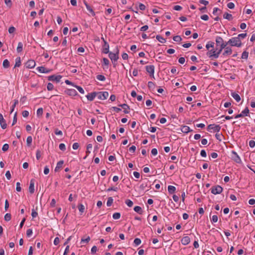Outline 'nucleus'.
Wrapping results in <instances>:
<instances>
[{"label": "nucleus", "instance_id": "27", "mask_svg": "<svg viewBox=\"0 0 255 255\" xmlns=\"http://www.w3.org/2000/svg\"><path fill=\"white\" fill-rule=\"evenodd\" d=\"M148 28V26L147 25H145L141 27H139V25L137 26V31L140 30L141 31H145Z\"/></svg>", "mask_w": 255, "mask_h": 255}, {"label": "nucleus", "instance_id": "11", "mask_svg": "<svg viewBox=\"0 0 255 255\" xmlns=\"http://www.w3.org/2000/svg\"><path fill=\"white\" fill-rule=\"evenodd\" d=\"M36 70L41 73H48L51 72V70L46 68L43 66H39L36 68Z\"/></svg>", "mask_w": 255, "mask_h": 255}, {"label": "nucleus", "instance_id": "33", "mask_svg": "<svg viewBox=\"0 0 255 255\" xmlns=\"http://www.w3.org/2000/svg\"><path fill=\"white\" fill-rule=\"evenodd\" d=\"M78 209L79 210V212L82 214V213H83L84 212L85 208L83 204H80L78 205Z\"/></svg>", "mask_w": 255, "mask_h": 255}, {"label": "nucleus", "instance_id": "54", "mask_svg": "<svg viewBox=\"0 0 255 255\" xmlns=\"http://www.w3.org/2000/svg\"><path fill=\"white\" fill-rule=\"evenodd\" d=\"M18 100H14V104H13V105L12 106V107H11V113L13 112L15 107L16 106V105L18 104Z\"/></svg>", "mask_w": 255, "mask_h": 255}, {"label": "nucleus", "instance_id": "45", "mask_svg": "<svg viewBox=\"0 0 255 255\" xmlns=\"http://www.w3.org/2000/svg\"><path fill=\"white\" fill-rule=\"evenodd\" d=\"M43 114V109L42 108H40L37 109L36 112V114L38 117L42 116Z\"/></svg>", "mask_w": 255, "mask_h": 255}, {"label": "nucleus", "instance_id": "32", "mask_svg": "<svg viewBox=\"0 0 255 255\" xmlns=\"http://www.w3.org/2000/svg\"><path fill=\"white\" fill-rule=\"evenodd\" d=\"M223 17L225 19L231 20L232 18V15L227 12H225L223 15Z\"/></svg>", "mask_w": 255, "mask_h": 255}, {"label": "nucleus", "instance_id": "39", "mask_svg": "<svg viewBox=\"0 0 255 255\" xmlns=\"http://www.w3.org/2000/svg\"><path fill=\"white\" fill-rule=\"evenodd\" d=\"M96 78L98 80L101 81H104L106 80L105 77L103 75H98Z\"/></svg>", "mask_w": 255, "mask_h": 255}, {"label": "nucleus", "instance_id": "30", "mask_svg": "<svg viewBox=\"0 0 255 255\" xmlns=\"http://www.w3.org/2000/svg\"><path fill=\"white\" fill-rule=\"evenodd\" d=\"M21 65V59L20 57H18L15 59V63L14 67H18Z\"/></svg>", "mask_w": 255, "mask_h": 255}, {"label": "nucleus", "instance_id": "22", "mask_svg": "<svg viewBox=\"0 0 255 255\" xmlns=\"http://www.w3.org/2000/svg\"><path fill=\"white\" fill-rule=\"evenodd\" d=\"M181 130L182 132L187 133L192 130H190V128L187 126H183L181 127Z\"/></svg>", "mask_w": 255, "mask_h": 255}, {"label": "nucleus", "instance_id": "24", "mask_svg": "<svg viewBox=\"0 0 255 255\" xmlns=\"http://www.w3.org/2000/svg\"><path fill=\"white\" fill-rule=\"evenodd\" d=\"M231 96L237 102H239L240 101L241 98H240V95L238 94H237L235 92H232L231 93Z\"/></svg>", "mask_w": 255, "mask_h": 255}, {"label": "nucleus", "instance_id": "46", "mask_svg": "<svg viewBox=\"0 0 255 255\" xmlns=\"http://www.w3.org/2000/svg\"><path fill=\"white\" fill-rule=\"evenodd\" d=\"M4 219L5 221H10V219H11V215H10V214H9V213H6V214L4 215Z\"/></svg>", "mask_w": 255, "mask_h": 255}, {"label": "nucleus", "instance_id": "12", "mask_svg": "<svg viewBox=\"0 0 255 255\" xmlns=\"http://www.w3.org/2000/svg\"><path fill=\"white\" fill-rule=\"evenodd\" d=\"M207 55L210 58H218V55H216V51L213 48H212V49H210V50H209V51L207 52Z\"/></svg>", "mask_w": 255, "mask_h": 255}, {"label": "nucleus", "instance_id": "55", "mask_svg": "<svg viewBox=\"0 0 255 255\" xmlns=\"http://www.w3.org/2000/svg\"><path fill=\"white\" fill-rule=\"evenodd\" d=\"M218 216L217 215H213L211 219V222L213 223H216L218 221Z\"/></svg>", "mask_w": 255, "mask_h": 255}, {"label": "nucleus", "instance_id": "63", "mask_svg": "<svg viewBox=\"0 0 255 255\" xmlns=\"http://www.w3.org/2000/svg\"><path fill=\"white\" fill-rule=\"evenodd\" d=\"M103 63L104 65L108 66L109 64V60L106 58H104Z\"/></svg>", "mask_w": 255, "mask_h": 255}, {"label": "nucleus", "instance_id": "23", "mask_svg": "<svg viewBox=\"0 0 255 255\" xmlns=\"http://www.w3.org/2000/svg\"><path fill=\"white\" fill-rule=\"evenodd\" d=\"M119 106H121L124 109V112L125 114L129 113V107L128 105L124 104L120 105Z\"/></svg>", "mask_w": 255, "mask_h": 255}, {"label": "nucleus", "instance_id": "47", "mask_svg": "<svg viewBox=\"0 0 255 255\" xmlns=\"http://www.w3.org/2000/svg\"><path fill=\"white\" fill-rule=\"evenodd\" d=\"M133 243L136 246H137L141 244V240L139 238H136L134 239Z\"/></svg>", "mask_w": 255, "mask_h": 255}, {"label": "nucleus", "instance_id": "56", "mask_svg": "<svg viewBox=\"0 0 255 255\" xmlns=\"http://www.w3.org/2000/svg\"><path fill=\"white\" fill-rule=\"evenodd\" d=\"M173 40L176 42H180L181 40V38L180 36H175L173 38Z\"/></svg>", "mask_w": 255, "mask_h": 255}, {"label": "nucleus", "instance_id": "10", "mask_svg": "<svg viewBox=\"0 0 255 255\" xmlns=\"http://www.w3.org/2000/svg\"><path fill=\"white\" fill-rule=\"evenodd\" d=\"M249 113V110L248 108H245L241 114L236 115L235 117V119L243 117L244 116H247Z\"/></svg>", "mask_w": 255, "mask_h": 255}, {"label": "nucleus", "instance_id": "62", "mask_svg": "<svg viewBox=\"0 0 255 255\" xmlns=\"http://www.w3.org/2000/svg\"><path fill=\"white\" fill-rule=\"evenodd\" d=\"M220 10L219 8L217 7H215L213 9V14L215 15H218V13H217L218 11H220Z\"/></svg>", "mask_w": 255, "mask_h": 255}, {"label": "nucleus", "instance_id": "50", "mask_svg": "<svg viewBox=\"0 0 255 255\" xmlns=\"http://www.w3.org/2000/svg\"><path fill=\"white\" fill-rule=\"evenodd\" d=\"M126 204L128 206L131 207L133 205V202L130 200L128 199L126 201Z\"/></svg>", "mask_w": 255, "mask_h": 255}, {"label": "nucleus", "instance_id": "60", "mask_svg": "<svg viewBox=\"0 0 255 255\" xmlns=\"http://www.w3.org/2000/svg\"><path fill=\"white\" fill-rule=\"evenodd\" d=\"M36 157L37 160H39L41 157V152L39 150H37L36 152Z\"/></svg>", "mask_w": 255, "mask_h": 255}, {"label": "nucleus", "instance_id": "26", "mask_svg": "<svg viewBox=\"0 0 255 255\" xmlns=\"http://www.w3.org/2000/svg\"><path fill=\"white\" fill-rule=\"evenodd\" d=\"M176 191V188L174 186L169 185L168 186V191L170 194H172Z\"/></svg>", "mask_w": 255, "mask_h": 255}, {"label": "nucleus", "instance_id": "49", "mask_svg": "<svg viewBox=\"0 0 255 255\" xmlns=\"http://www.w3.org/2000/svg\"><path fill=\"white\" fill-rule=\"evenodd\" d=\"M9 148V145L7 143H5L3 145L2 147V150L3 151H6Z\"/></svg>", "mask_w": 255, "mask_h": 255}, {"label": "nucleus", "instance_id": "1", "mask_svg": "<svg viewBox=\"0 0 255 255\" xmlns=\"http://www.w3.org/2000/svg\"><path fill=\"white\" fill-rule=\"evenodd\" d=\"M228 44L232 46L240 47L242 45V42L240 39V37H233L230 39L228 42Z\"/></svg>", "mask_w": 255, "mask_h": 255}, {"label": "nucleus", "instance_id": "25", "mask_svg": "<svg viewBox=\"0 0 255 255\" xmlns=\"http://www.w3.org/2000/svg\"><path fill=\"white\" fill-rule=\"evenodd\" d=\"M216 43L217 45H220L223 44H226V42H224L223 39L220 37H217L216 39Z\"/></svg>", "mask_w": 255, "mask_h": 255}, {"label": "nucleus", "instance_id": "34", "mask_svg": "<svg viewBox=\"0 0 255 255\" xmlns=\"http://www.w3.org/2000/svg\"><path fill=\"white\" fill-rule=\"evenodd\" d=\"M225 46H226V45H224V44H223L221 45L220 49L218 51H216V55H218V58L219 57V56L220 54H221L222 51L225 48Z\"/></svg>", "mask_w": 255, "mask_h": 255}, {"label": "nucleus", "instance_id": "5", "mask_svg": "<svg viewBox=\"0 0 255 255\" xmlns=\"http://www.w3.org/2000/svg\"><path fill=\"white\" fill-rule=\"evenodd\" d=\"M223 191V188L220 185L213 186L211 188V193L213 194H220Z\"/></svg>", "mask_w": 255, "mask_h": 255}, {"label": "nucleus", "instance_id": "4", "mask_svg": "<svg viewBox=\"0 0 255 255\" xmlns=\"http://www.w3.org/2000/svg\"><path fill=\"white\" fill-rule=\"evenodd\" d=\"M109 96V93L108 92H100L97 93V97L98 99L101 100H104L107 99Z\"/></svg>", "mask_w": 255, "mask_h": 255}, {"label": "nucleus", "instance_id": "13", "mask_svg": "<svg viewBox=\"0 0 255 255\" xmlns=\"http://www.w3.org/2000/svg\"><path fill=\"white\" fill-rule=\"evenodd\" d=\"M35 65H36V63L34 60H29L26 63L25 66L27 68L31 69V68H34L35 66Z\"/></svg>", "mask_w": 255, "mask_h": 255}, {"label": "nucleus", "instance_id": "59", "mask_svg": "<svg viewBox=\"0 0 255 255\" xmlns=\"http://www.w3.org/2000/svg\"><path fill=\"white\" fill-rule=\"evenodd\" d=\"M38 215V213L37 212H36L34 209H32V212H31V216L33 218H34L35 217H36Z\"/></svg>", "mask_w": 255, "mask_h": 255}, {"label": "nucleus", "instance_id": "8", "mask_svg": "<svg viewBox=\"0 0 255 255\" xmlns=\"http://www.w3.org/2000/svg\"><path fill=\"white\" fill-rule=\"evenodd\" d=\"M232 158L236 162L239 163L241 162V159L237 153L235 151H232Z\"/></svg>", "mask_w": 255, "mask_h": 255}, {"label": "nucleus", "instance_id": "21", "mask_svg": "<svg viewBox=\"0 0 255 255\" xmlns=\"http://www.w3.org/2000/svg\"><path fill=\"white\" fill-rule=\"evenodd\" d=\"M64 163L63 160H60L57 163L56 166L55 168V171L58 172L60 169L62 167L63 164Z\"/></svg>", "mask_w": 255, "mask_h": 255}, {"label": "nucleus", "instance_id": "17", "mask_svg": "<svg viewBox=\"0 0 255 255\" xmlns=\"http://www.w3.org/2000/svg\"><path fill=\"white\" fill-rule=\"evenodd\" d=\"M181 243L183 245H187L190 242V239L188 236H185L181 239Z\"/></svg>", "mask_w": 255, "mask_h": 255}, {"label": "nucleus", "instance_id": "18", "mask_svg": "<svg viewBox=\"0 0 255 255\" xmlns=\"http://www.w3.org/2000/svg\"><path fill=\"white\" fill-rule=\"evenodd\" d=\"M96 96L97 92H92L88 94L86 97L88 100L92 101Z\"/></svg>", "mask_w": 255, "mask_h": 255}, {"label": "nucleus", "instance_id": "40", "mask_svg": "<svg viewBox=\"0 0 255 255\" xmlns=\"http://www.w3.org/2000/svg\"><path fill=\"white\" fill-rule=\"evenodd\" d=\"M32 142V138L31 136H29L26 139V143L28 146H30Z\"/></svg>", "mask_w": 255, "mask_h": 255}, {"label": "nucleus", "instance_id": "9", "mask_svg": "<svg viewBox=\"0 0 255 255\" xmlns=\"http://www.w3.org/2000/svg\"><path fill=\"white\" fill-rule=\"evenodd\" d=\"M146 71L150 76L154 78V66L153 65H147L146 66Z\"/></svg>", "mask_w": 255, "mask_h": 255}, {"label": "nucleus", "instance_id": "48", "mask_svg": "<svg viewBox=\"0 0 255 255\" xmlns=\"http://www.w3.org/2000/svg\"><path fill=\"white\" fill-rule=\"evenodd\" d=\"M47 89L48 91H51L54 89L53 85L51 83H48L47 86Z\"/></svg>", "mask_w": 255, "mask_h": 255}, {"label": "nucleus", "instance_id": "6", "mask_svg": "<svg viewBox=\"0 0 255 255\" xmlns=\"http://www.w3.org/2000/svg\"><path fill=\"white\" fill-rule=\"evenodd\" d=\"M102 39L104 42V44L103 45V52L105 54H107L109 52V45L103 37H102Z\"/></svg>", "mask_w": 255, "mask_h": 255}, {"label": "nucleus", "instance_id": "35", "mask_svg": "<svg viewBox=\"0 0 255 255\" xmlns=\"http://www.w3.org/2000/svg\"><path fill=\"white\" fill-rule=\"evenodd\" d=\"M134 210L135 212L141 214H142V209L140 207L136 206L134 208Z\"/></svg>", "mask_w": 255, "mask_h": 255}, {"label": "nucleus", "instance_id": "7", "mask_svg": "<svg viewBox=\"0 0 255 255\" xmlns=\"http://www.w3.org/2000/svg\"><path fill=\"white\" fill-rule=\"evenodd\" d=\"M61 78H62V76H61L60 75H51V76H49L48 77V80L49 81H55L57 83L59 82Z\"/></svg>", "mask_w": 255, "mask_h": 255}, {"label": "nucleus", "instance_id": "16", "mask_svg": "<svg viewBox=\"0 0 255 255\" xmlns=\"http://www.w3.org/2000/svg\"><path fill=\"white\" fill-rule=\"evenodd\" d=\"M66 93L70 96H75L77 95V92L75 89H67L65 91Z\"/></svg>", "mask_w": 255, "mask_h": 255}, {"label": "nucleus", "instance_id": "36", "mask_svg": "<svg viewBox=\"0 0 255 255\" xmlns=\"http://www.w3.org/2000/svg\"><path fill=\"white\" fill-rule=\"evenodd\" d=\"M90 240V238L89 236H88L86 238H82L81 241V244H87L88 243Z\"/></svg>", "mask_w": 255, "mask_h": 255}, {"label": "nucleus", "instance_id": "29", "mask_svg": "<svg viewBox=\"0 0 255 255\" xmlns=\"http://www.w3.org/2000/svg\"><path fill=\"white\" fill-rule=\"evenodd\" d=\"M23 49V44L22 42H19L18 43V45L16 48V51L18 53H20L22 51Z\"/></svg>", "mask_w": 255, "mask_h": 255}, {"label": "nucleus", "instance_id": "37", "mask_svg": "<svg viewBox=\"0 0 255 255\" xmlns=\"http://www.w3.org/2000/svg\"><path fill=\"white\" fill-rule=\"evenodd\" d=\"M92 144H89L87 146V150H86V154L87 156L89 155V154L91 152L90 150L92 148Z\"/></svg>", "mask_w": 255, "mask_h": 255}, {"label": "nucleus", "instance_id": "41", "mask_svg": "<svg viewBox=\"0 0 255 255\" xmlns=\"http://www.w3.org/2000/svg\"><path fill=\"white\" fill-rule=\"evenodd\" d=\"M120 217H121V214L120 213H118V212L115 213L113 215V218L115 220L119 219L120 218Z\"/></svg>", "mask_w": 255, "mask_h": 255}, {"label": "nucleus", "instance_id": "19", "mask_svg": "<svg viewBox=\"0 0 255 255\" xmlns=\"http://www.w3.org/2000/svg\"><path fill=\"white\" fill-rule=\"evenodd\" d=\"M29 191L30 193H33L34 192V180H30V185L29 187Z\"/></svg>", "mask_w": 255, "mask_h": 255}, {"label": "nucleus", "instance_id": "2", "mask_svg": "<svg viewBox=\"0 0 255 255\" xmlns=\"http://www.w3.org/2000/svg\"><path fill=\"white\" fill-rule=\"evenodd\" d=\"M225 48L223 49L224 51L222 53V56L223 57H227L232 54V49L230 46H227L228 43L226 42Z\"/></svg>", "mask_w": 255, "mask_h": 255}, {"label": "nucleus", "instance_id": "42", "mask_svg": "<svg viewBox=\"0 0 255 255\" xmlns=\"http://www.w3.org/2000/svg\"><path fill=\"white\" fill-rule=\"evenodd\" d=\"M113 203V199L112 197H109L108 199V201L107 202V205L108 207H110L112 205Z\"/></svg>", "mask_w": 255, "mask_h": 255}, {"label": "nucleus", "instance_id": "3", "mask_svg": "<svg viewBox=\"0 0 255 255\" xmlns=\"http://www.w3.org/2000/svg\"><path fill=\"white\" fill-rule=\"evenodd\" d=\"M221 129V127L219 125L215 124H210L207 127V130L212 132V130L214 132H219Z\"/></svg>", "mask_w": 255, "mask_h": 255}, {"label": "nucleus", "instance_id": "53", "mask_svg": "<svg viewBox=\"0 0 255 255\" xmlns=\"http://www.w3.org/2000/svg\"><path fill=\"white\" fill-rule=\"evenodd\" d=\"M136 25V24H134L133 25H132L131 27H128L127 30H131L133 29L135 31H137V26L136 27L135 26Z\"/></svg>", "mask_w": 255, "mask_h": 255}, {"label": "nucleus", "instance_id": "61", "mask_svg": "<svg viewBox=\"0 0 255 255\" xmlns=\"http://www.w3.org/2000/svg\"><path fill=\"white\" fill-rule=\"evenodd\" d=\"M55 133L57 135H62L63 134L62 131L61 130H59L57 128L55 129Z\"/></svg>", "mask_w": 255, "mask_h": 255}, {"label": "nucleus", "instance_id": "58", "mask_svg": "<svg viewBox=\"0 0 255 255\" xmlns=\"http://www.w3.org/2000/svg\"><path fill=\"white\" fill-rule=\"evenodd\" d=\"M227 6L229 8L233 9L235 7V4L233 2H230L227 4Z\"/></svg>", "mask_w": 255, "mask_h": 255}, {"label": "nucleus", "instance_id": "38", "mask_svg": "<svg viewBox=\"0 0 255 255\" xmlns=\"http://www.w3.org/2000/svg\"><path fill=\"white\" fill-rule=\"evenodd\" d=\"M3 67L5 68H7L9 66V62L7 59H5L2 63Z\"/></svg>", "mask_w": 255, "mask_h": 255}, {"label": "nucleus", "instance_id": "44", "mask_svg": "<svg viewBox=\"0 0 255 255\" xmlns=\"http://www.w3.org/2000/svg\"><path fill=\"white\" fill-rule=\"evenodd\" d=\"M248 55H249V53L248 52L246 51H245L243 52L242 54V58L243 59H248Z\"/></svg>", "mask_w": 255, "mask_h": 255}, {"label": "nucleus", "instance_id": "14", "mask_svg": "<svg viewBox=\"0 0 255 255\" xmlns=\"http://www.w3.org/2000/svg\"><path fill=\"white\" fill-rule=\"evenodd\" d=\"M0 125L2 129H5L7 127L5 121L4 119L3 116L0 113Z\"/></svg>", "mask_w": 255, "mask_h": 255}, {"label": "nucleus", "instance_id": "31", "mask_svg": "<svg viewBox=\"0 0 255 255\" xmlns=\"http://www.w3.org/2000/svg\"><path fill=\"white\" fill-rule=\"evenodd\" d=\"M214 43L213 42H211V41H209L206 45V48L207 49V50L209 51L210 50V48H213L214 47Z\"/></svg>", "mask_w": 255, "mask_h": 255}, {"label": "nucleus", "instance_id": "15", "mask_svg": "<svg viewBox=\"0 0 255 255\" xmlns=\"http://www.w3.org/2000/svg\"><path fill=\"white\" fill-rule=\"evenodd\" d=\"M109 58L111 59V60L112 61H114L115 62L117 61L119 58L118 52H117V53H114L113 52H109Z\"/></svg>", "mask_w": 255, "mask_h": 255}, {"label": "nucleus", "instance_id": "52", "mask_svg": "<svg viewBox=\"0 0 255 255\" xmlns=\"http://www.w3.org/2000/svg\"><path fill=\"white\" fill-rule=\"evenodd\" d=\"M33 233L32 230L31 229H29L26 231V236L28 237H30Z\"/></svg>", "mask_w": 255, "mask_h": 255}, {"label": "nucleus", "instance_id": "57", "mask_svg": "<svg viewBox=\"0 0 255 255\" xmlns=\"http://www.w3.org/2000/svg\"><path fill=\"white\" fill-rule=\"evenodd\" d=\"M60 150L65 151L66 150V146L64 143H60L59 146Z\"/></svg>", "mask_w": 255, "mask_h": 255}, {"label": "nucleus", "instance_id": "28", "mask_svg": "<svg viewBox=\"0 0 255 255\" xmlns=\"http://www.w3.org/2000/svg\"><path fill=\"white\" fill-rule=\"evenodd\" d=\"M156 38L161 43H164L166 42L165 39L159 35H157L156 36Z\"/></svg>", "mask_w": 255, "mask_h": 255}, {"label": "nucleus", "instance_id": "51", "mask_svg": "<svg viewBox=\"0 0 255 255\" xmlns=\"http://www.w3.org/2000/svg\"><path fill=\"white\" fill-rule=\"evenodd\" d=\"M148 87L150 89H153L155 87V85L152 82H148Z\"/></svg>", "mask_w": 255, "mask_h": 255}, {"label": "nucleus", "instance_id": "64", "mask_svg": "<svg viewBox=\"0 0 255 255\" xmlns=\"http://www.w3.org/2000/svg\"><path fill=\"white\" fill-rule=\"evenodd\" d=\"M249 145L251 147L253 148L255 146V141L251 140L249 141Z\"/></svg>", "mask_w": 255, "mask_h": 255}, {"label": "nucleus", "instance_id": "43", "mask_svg": "<svg viewBox=\"0 0 255 255\" xmlns=\"http://www.w3.org/2000/svg\"><path fill=\"white\" fill-rule=\"evenodd\" d=\"M74 87L78 90V91L80 93H81L82 94H84V93H85L84 90L81 87L77 86V85L74 86Z\"/></svg>", "mask_w": 255, "mask_h": 255}, {"label": "nucleus", "instance_id": "20", "mask_svg": "<svg viewBox=\"0 0 255 255\" xmlns=\"http://www.w3.org/2000/svg\"><path fill=\"white\" fill-rule=\"evenodd\" d=\"M84 3L87 10L91 13L92 16H95V13L93 11L92 7L88 4V3L85 0L84 1Z\"/></svg>", "mask_w": 255, "mask_h": 255}]
</instances>
